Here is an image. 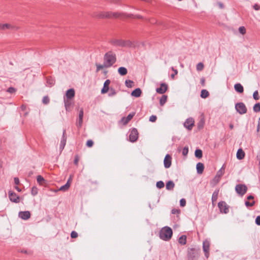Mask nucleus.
Here are the masks:
<instances>
[{
	"mask_svg": "<svg viewBox=\"0 0 260 260\" xmlns=\"http://www.w3.org/2000/svg\"><path fill=\"white\" fill-rule=\"evenodd\" d=\"M116 54L112 51L106 52L103 57V62L109 68L113 66L116 62Z\"/></svg>",
	"mask_w": 260,
	"mask_h": 260,
	"instance_id": "nucleus-1",
	"label": "nucleus"
},
{
	"mask_svg": "<svg viewBox=\"0 0 260 260\" xmlns=\"http://www.w3.org/2000/svg\"><path fill=\"white\" fill-rule=\"evenodd\" d=\"M132 16H133L131 14H126L123 13H119V12H101L100 13L98 17L100 18H118V17H126V18H131Z\"/></svg>",
	"mask_w": 260,
	"mask_h": 260,
	"instance_id": "nucleus-2",
	"label": "nucleus"
},
{
	"mask_svg": "<svg viewBox=\"0 0 260 260\" xmlns=\"http://www.w3.org/2000/svg\"><path fill=\"white\" fill-rule=\"evenodd\" d=\"M173 235V231L171 228L165 226L159 232V237L162 240L168 241L170 240Z\"/></svg>",
	"mask_w": 260,
	"mask_h": 260,
	"instance_id": "nucleus-3",
	"label": "nucleus"
},
{
	"mask_svg": "<svg viewBox=\"0 0 260 260\" xmlns=\"http://www.w3.org/2000/svg\"><path fill=\"white\" fill-rule=\"evenodd\" d=\"M200 256V249L198 247H189L187 250V260H198Z\"/></svg>",
	"mask_w": 260,
	"mask_h": 260,
	"instance_id": "nucleus-4",
	"label": "nucleus"
},
{
	"mask_svg": "<svg viewBox=\"0 0 260 260\" xmlns=\"http://www.w3.org/2000/svg\"><path fill=\"white\" fill-rule=\"evenodd\" d=\"M110 43L114 46L131 47L133 46L132 42L129 40L114 39L111 40Z\"/></svg>",
	"mask_w": 260,
	"mask_h": 260,
	"instance_id": "nucleus-5",
	"label": "nucleus"
},
{
	"mask_svg": "<svg viewBox=\"0 0 260 260\" xmlns=\"http://www.w3.org/2000/svg\"><path fill=\"white\" fill-rule=\"evenodd\" d=\"M129 141L134 143L137 141L138 139L139 133L137 128H133L129 130Z\"/></svg>",
	"mask_w": 260,
	"mask_h": 260,
	"instance_id": "nucleus-6",
	"label": "nucleus"
},
{
	"mask_svg": "<svg viewBox=\"0 0 260 260\" xmlns=\"http://www.w3.org/2000/svg\"><path fill=\"white\" fill-rule=\"evenodd\" d=\"M235 190L238 194L243 196L246 193L247 190V187L245 184H239L236 186Z\"/></svg>",
	"mask_w": 260,
	"mask_h": 260,
	"instance_id": "nucleus-7",
	"label": "nucleus"
},
{
	"mask_svg": "<svg viewBox=\"0 0 260 260\" xmlns=\"http://www.w3.org/2000/svg\"><path fill=\"white\" fill-rule=\"evenodd\" d=\"M235 109L237 112L240 114H244L247 112V108L242 102L238 103L235 105Z\"/></svg>",
	"mask_w": 260,
	"mask_h": 260,
	"instance_id": "nucleus-8",
	"label": "nucleus"
},
{
	"mask_svg": "<svg viewBox=\"0 0 260 260\" xmlns=\"http://www.w3.org/2000/svg\"><path fill=\"white\" fill-rule=\"evenodd\" d=\"M218 206L221 212L226 214L229 212V206L224 201L219 202Z\"/></svg>",
	"mask_w": 260,
	"mask_h": 260,
	"instance_id": "nucleus-9",
	"label": "nucleus"
},
{
	"mask_svg": "<svg viewBox=\"0 0 260 260\" xmlns=\"http://www.w3.org/2000/svg\"><path fill=\"white\" fill-rule=\"evenodd\" d=\"M10 200L13 203H18L20 202L19 197L14 191L10 190L8 192Z\"/></svg>",
	"mask_w": 260,
	"mask_h": 260,
	"instance_id": "nucleus-10",
	"label": "nucleus"
},
{
	"mask_svg": "<svg viewBox=\"0 0 260 260\" xmlns=\"http://www.w3.org/2000/svg\"><path fill=\"white\" fill-rule=\"evenodd\" d=\"M210 242L208 240H205L203 243V249L205 253V257L208 258L209 256Z\"/></svg>",
	"mask_w": 260,
	"mask_h": 260,
	"instance_id": "nucleus-11",
	"label": "nucleus"
},
{
	"mask_svg": "<svg viewBox=\"0 0 260 260\" xmlns=\"http://www.w3.org/2000/svg\"><path fill=\"white\" fill-rule=\"evenodd\" d=\"M194 121L192 118H187L184 123V126L187 129L191 130L194 125Z\"/></svg>",
	"mask_w": 260,
	"mask_h": 260,
	"instance_id": "nucleus-12",
	"label": "nucleus"
},
{
	"mask_svg": "<svg viewBox=\"0 0 260 260\" xmlns=\"http://www.w3.org/2000/svg\"><path fill=\"white\" fill-rule=\"evenodd\" d=\"M164 167L166 168H169L171 167L172 164V157L170 154H167L165 156V157L164 160Z\"/></svg>",
	"mask_w": 260,
	"mask_h": 260,
	"instance_id": "nucleus-13",
	"label": "nucleus"
},
{
	"mask_svg": "<svg viewBox=\"0 0 260 260\" xmlns=\"http://www.w3.org/2000/svg\"><path fill=\"white\" fill-rule=\"evenodd\" d=\"M168 85L165 83H162L160 84V86L159 88H157L156 91L159 94H164L168 90Z\"/></svg>",
	"mask_w": 260,
	"mask_h": 260,
	"instance_id": "nucleus-14",
	"label": "nucleus"
},
{
	"mask_svg": "<svg viewBox=\"0 0 260 260\" xmlns=\"http://www.w3.org/2000/svg\"><path fill=\"white\" fill-rule=\"evenodd\" d=\"M65 134L66 130L64 129L63 131L62 136L59 145V150L60 152L63 150L66 144L67 137L65 136Z\"/></svg>",
	"mask_w": 260,
	"mask_h": 260,
	"instance_id": "nucleus-15",
	"label": "nucleus"
},
{
	"mask_svg": "<svg viewBox=\"0 0 260 260\" xmlns=\"http://www.w3.org/2000/svg\"><path fill=\"white\" fill-rule=\"evenodd\" d=\"M19 217L23 220H27L30 217V212L28 211H20L19 212Z\"/></svg>",
	"mask_w": 260,
	"mask_h": 260,
	"instance_id": "nucleus-16",
	"label": "nucleus"
},
{
	"mask_svg": "<svg viewBox=\"0 0 260 260\" xmlns=\"http://www.w3.org/2000/svg\"><path fill=\"white\" fill-rule=\"evenodd\" d=\"M110 83V80L109 79L106 80L104 84V86L103 88L101 90V93L104 94L107 93L109 89L110 88H109V84Z\"/></svg>",
	"mask_w": 260,
	"mask_h": 260,
	"instance_id": "nucleus-17",
	"label": "nucleus"
},
{
	"mask_svg": "<svg viewBox=\"0 0 260 260\" xmlns=\"http://www.w3.org/2000/svg\"><path fill=\"white\" fill-rule=\"evenodd\" d=\"M135 113H129L126 117H122L121 121L122 122L124 125H126L128 122L133 118Z\"/></svg>",
	"mask_w": 260,
	"mask_h": 260,
	"instance_id": "nucleus-18",
	"label": "nucleus"
},
{
	"mask_svg": "<svg viewBox=\"0 0 260 260\" xmlns=\"http://www.w3.org/2000/svg\"><path fill=\"white\" fill-rule=\"evenodd\" d=\"M75 90L73 88H70L66 91V97L67 99L71 100L75 96Z\"/></svg>",
	"mask_w": 260,
	"mask_h": 260,
	"instance_id": "nucleus-19",
	"label": "nucleus"
},
{
	"mask_svg": "<svg viewBox=\"0 0 260 260\" xmlns=\"http://www.w3.org/2000/svg\"><path fill=\"white\" fill-rule=\"evenodd\" d=\"M141 89L140 88H137L132 92L131 95L136 98H139L141 96Z\"/></svg>",
	"mask_w": 260,
	"mask_h": 260,
	"instance_id": "nucleus-20",
	"label": "nucleus"
},
{
	"mask_svg": "<svg viewBox=\"0 0 260 260\" xmlns=\"http://www.w3.org/2000/svg\"><path fill=\"white\" fill-rule=\"evenodd\" d=\"M197 171L198 174H201L203 173L204 169V164L202 162H198L196 166Z\"/></svg>",
	"mask_w": 260,
	"mask_h": 260,
	"instance_id": "nucleus-21",
	"label": "nucleus"
},
{
	"mask_svg": "<svg viewBox=\"0 0 260 260\" xmlns=\"http://www.w3.org/2000/svg\"><path fill=\"white\" fill-rule=\"evenodd\" d=\"M235 90L239 93H242L244 91L243 86L240 83H236L234 85Z\"/></svg>",
	"mask_w": 260,
	"mask_h": 260,
	"instance_id": "nucleus-22",
	"label": "nucleus"
},
{
	"mask_svg": "<svg viewBox=\"0 0 260 260\" xmlns=\"http://www.w3.org/2000/svg\"><path fill=\"white\" fill-rule=\"evenodd\" d=\"M236 155H237V158L238 159H239V160L242 159L243 158H244V157L245 156V152L241 148H239L237 152Z\"/></svg>",
	"mask_w": 260,
	"mask_h": 260,
	"instance_id": "nucleus-23",
	"label": "nucleus"
},
{
	"mask_svg": "<svg viewBox=\"0 0 260 260\" xmlns=\"http://www.w3.org/2000/svg\"><path fill=\"white\" fill-rule=\"evenodd\" d=\"M205 124V119L203 116H202L199 121L197 123V127L198 129H201L204 127Z\"/></svg>",
	"mask_w": 260,
	"mask_h": 260,
	"instance_id": "nucleus-24",
	"label": "nucleus"
},
{
	"mask_svg": "<svg viewBox=\"0 0 260 260\" xmlns=\"http://www.w3.org/2000/svg\"><path fill=\"white\" fill-rule=\"evenodd\" d=\"M118 73L121 76H124L127 74V70L126 68L123 67H119L118 69Z\"/></svg>",
	"mask_w": 260,
	"mask_h": 260,
	"instance_id": "nucleus-25",
	"label": "nucleus"
},
{
	"mask_svg": "<svg viewBox=\"0 0 260 260\" xmlns=\"http://www.w3.org/2000/svg\"><path fill=\"white\" fill-rule=\"evenodd\" d=\"M175 186V184L174 182L172 180H170L168 181L166 183V189L167 190H173Z\"/></svg>",
	"mask_w": 260,
	"mask_h": 260,
	"instance_id": "nucleus-26",
	"label": "nucleus"
},
{
	"mask_svg": "<svg viewBox=\"0 0 260 260\" xmlns=\"http://www.w3.org/2000/svg\"><path fill=\"white\" fill-rule=\"evenodd\" d=\"M186 236L182 235L180 236L178 239V242L180 244L182 245H184L186 243Z\"/></svg>",
	"mask_w": 260,
	"mask_h": 260,
	"instance_id": "nucleus-27",
	"label": "nucleus"
},
{
	"mask_svg": "<svg viewBox=\"0 0 260 260\" xmlns=\"http://www.w3.org/2000/svg\"><path fill=\"white\" fill-rule=\"evenodd\" d=\"M55 81L54 79L52 77H48L47 78V83L50 87H51L53 85H54L55 84Z\"/></svg>",
	"mask_w": 260,
	"mask_h": 260,
	"instance_id": "nucleus-28",
	"label": "nucleus"
},
{
	"mask_svg": "<svg viewBox=\"0 0 260 260\" xmlns=\"http://www.w3.org/2000/svg\"><path fill=\"white\" fill-rule=\"evenodd\" d=\"M64 106H65V108H66V109L67 111H69L70 110V107L71 106V105H72V103H71V101L70 100H68V99H64Z\"/></svg>",
	"mask_w": 260,
	"mask_h": 260,
	"instance_id": "nucleus-29",
	"label": "nucleus"
},
{
	"mask_svg": "<svg viewBox=\"0 0 260 260\" xmlns=\"http://www.w3.org/2000/svg\"><path fill=\"white\" fill-rule=\"evenodd\" d=\"M219 193V189H216L213 193L212 196V203H214L216 201L218 195Z\"/></svg>",
	"mask_w": 260,
	"mask_h": 260,
	"instance_id": "nucleus-30",
	"label": "nucleus"
},
{
	"mask_svg": "<svg viewBox=\"0 0 260 260\" xmlns=\"http://www.w3.org/2000/svg\"><path fill=\"white\" fill-rule=\"evenodd\" d=\"M224 166H223L220 170H219L217 172V174L216 175V178H221V177L224 174Z\"/></svg>",
	"mask_w": 260,
	"mask_h": 260,
	"instance_id": "nucleus-31",
	"label": "nucleus"
},
{
	"mask_svg": "<svg viewBox=\"0 0 260 260\" xmlns=\"http://www.w3.org/2000/svg\"><path fill=\"white\" fill-rule=\"evenodd\" d=\"M95 66L96 67V72H99L101 70L103 69V68H108L104 62L103 64L96 63Z\"/></svg>",
	"mask_w": 260,
	"mask_h": 260,
	"instance_id": "nucleus-32",
	"label": "nucleus"
},
{
	"mask_svg": "<svg viewBox=\"0 0 260 260\" xmlns=\"http://www.w3.org/2000/svg\"><path fill=\"white\" fill-rule=\"evenodd\" d=\"M194 155L197 158H202L203 156V152H202V150L199 149H196L195 151Z\"/></svg>",
	"mask_w": 260,
	"mask_h": 260,
	"instance_id": "nucleus-33",
	"label": "nucleus"
},
{
	"mask_svg": "<svg viewBox=\"0 0 260 260\" xmlns=\"http://www.w3.org/2000/svg\"><path fill=\"white\" fill-rule=\"evenodd\" d=\"M209 95V92L206 89H203L201 92V96L203 99L207 98Z\"/></svg>",
	"mask_w": 260,
	"mask_h": 260,
	"instance_id": "nucleus-34",
	"label": "nucleus"
},
{
	"mask_svg": "<svg viewBox=\"0 0 260 260\" xmlns=\"http://www.w3.org/2000/svg\"><path fill=\"white\" fill-rule=\"evenodd\" d=\"M168 96L166 95H162L161 98L160 99L159 104L161 106L164 105V104L166 103L167 100Z\"/></svg>",
	"mask_w": 260,
	"mask_h": 260,
	"instance_id": "nucleus-35",
	"label": "nucleus"
},
{
	"mask_svg": "<svg viewBox=\"0 0 260 260\" xmlns=\"http://www.w3.org/2000/svg\"><path fill=\"white\" fill-rule=\"evenodd\" d=\"M134 82L131 80H126L125 81V86L128 88H131L134 85Z\"/></svg>",
	"mask_w": 260,
	"mask_h": 260,
	"instance_id": "nucleus-36",
	"label": "nucleus"
},
{
	"mask_svg": "<svg viewBox=\"0 0 260 260\" xmlns=\"http://www.w3.org/2000/svg\"><path fill=\"white\" fill-rule=\"evenodd\" d=\"M70 186V185L69 184V183H66V184H64V185L61 186L59 188V190L65 191H67V190H68L69 189Z\"/></svg>",
	"mask_w": 260,
	"mask_h": 260,
	"instance_id": "nucleus-37",
	"label": "nucleus"
},
{
	"mask_svg": "<svg viewBox=\"0 0 260 260\" xmlns=\"http://www.w3.org/2000/svg\"><path fill=\"white\" fill-rule=\"evenodd\" d=\"M253 111L255 112H258L260 111V103H257L255 104L253 106Z\"/></svg>",
	"mask_w": 260,
	"mask_h": 260,
	"instance_id": "nucleus-38",
	"label": "nucleus"
},
{
	"mask_svg": "<svg viewBox=\"0 0 260 260\" xmlns=\"http://www.w3.org/2000/svg\"><path fill=\"white\" fill-rule=\"evenodd\" d=\"M38 189L36 186H33L31 188V193L33 196H35L38 194Z\"/></svg>",
	"mask_w": 260,
	"mask_h": 260,
	"instance_id": "nucleus-39",
	"label": "nucleus"
},
{
	"mask_svg": "<svg viewBox=\"0 0 260 260\" xmlns=\"http://www.w3.org/2000/svg\"><path fill=\"white\" fill-rule=\"evenodd\" d=\"M204 67V64L202 62H199L196 66L197 70L198 71H201L203 70Z\"/></svg>",
	"mask_w": 260,
	"mask_h": 260,
	"instance_id": "nucleus-40",
	"label": "nucleus"
},
{
	"mask_svg": "<svg viewBox=\"0 0 260 260\" xmlns=\"http://www.w3.org/2000/svg\"><path fill=\"white\" fill-rule=\"evenodd\" d=\"M109 92L108 93V95L109 96H113L114 95H115L116 94V90L113 88H110L109 89Z\"/></svg>",
	"mask_w": 260,
	"mask_h": 260,
	"instance_id": "nucleus-41",
	"label": "nucleus"
},
{
	"mask_svg": "<svg viewBox=\"0 0 260 260\" xmlns=\"http://www.w3.org/2000/svg\"><path fill=\"white\" fill-rule=\"evenodd\" d=\"M156 186L158 188L160 189L165 186V184L163 181H159L156 182Z\"/></svg>",
	"mask_w": 260,
	"mask_h": 260,
	"instance_id": "nucleus-42",
	"label": "nucleus"
},
{
	"mask_svg": "<svg viewBox=\"0 0 260 260\" xmlns=\"http://www.w3.org/2000/svg\"><path fill=\"white\" fill-rule=\"evenodd\" d=\"M14 27L9 24H3V30L6 29H13Z\"/></svg>",
	"mask_w": 260,
	"mask_h": 260,
	"instance_id": "nucleus-43",
	"label": "nucleus"
},
{
	"mask_svg": "<svg viewBox=\"0 0 260 260\" xmlns=\"http://www.w3.org/2000/svg\"><path fill=\"white\" fill-rule=\"evenodd\" d=\"M37 182L40 184H42L43 182H44L45 181V179H44V178L41 176V175H38L37 176Z\"/></svg>",
	"mask_w": 260,
	"mask_h": 260,
	"instance_id": "nucleus-44",
	"label": "nucleus"
},
{
	"mask_svg": "<svg viewBox=\"0 0 260 260\" xmlns=\"http://www.w3.org/2000/svg\"><path fill=\"white\" fill-rule=\"evenodd\" d=\"M79 159H80V157L78 155V154H76L75 155V158H74V164L76 166H78V162H79Z\"/></svg>",
	"mask_w": 260,
	"mask_h": 260,
	"instance_id": "nucleus-45",
	"label": "nucleus"
},
{
	"mask_svg": "<svg viewBox=\"0 0 260 260\" xmlns=\"http://www.w3.org/2000/svg\"><path fill=\"white\" fill-rule=\"evenodd\" d=\"M188 147L187 146L184 147L182 149V154L184 156H186L188 154Z\"/></svg>",
	"mask_w": 260,
	"mask_h": 260,
	"instance_id": "nucleus-46",
	"label": "nucleus"
},
{
	"mask_svg": "<svg viewBox=\"0 0 260 260\" xmlns=\"http://www.w3.org/2000/svg\"><path fill=\"white\" fill-rule=\"evenodd\" d=\"M253 98L255 100H258L259 99L257 90H255L253 93Z\"/></svg>",
	"mask_w": 260,
	"mask_h": 260,
	"instance_id": "nucleus-47",
	"label": "nucleus"
},
{
	"mask_svg": "<svg viewBox=\"0 0 260 260\" xmlns=\"http://www.w3.org/2000/svg\"><path fill=\"white\" fill-rule=\"evenodd\" d=\"M50 100L48 96H45L43 97L42 102L44 104H48L49 103Z\"/></svg>",
	"mask_w": 260,
	"mask_h": 260,
	"instance_id": "nucleus-48",
	"label": "nucleus"
},
{
	"mask_svg": "<svg viewBox=\"0 0 260 260\" xmlns=\"http://www.w3.org/2000/svg\"><path fill=\"white\" fill-rule=\"evenodd\" d=\"M239 31L242 35H244L246 33V29L244 26H240L239 28Z\"/></svg>",
	"mask_w": 260,
	"mask_h": 260,
	"instance_id": "nucleus-49",
	"label": "nucleus"
},
{
	"mask_svg": "<svg viewBox=\"0 0 260 260\" xmlns=\"http://www.w3.org/2000/svg\"><path fill=\"white\" fill-rule=\"evenodd\" d=\"M254 204H255V202L254 201H253L251 202H250L249 201H246L245 203L246 206L247 207H252L254 205Z\"/></svg>",
	"mask_w": 260,
	"mask_h": 260,
	"instance_id": "nucleus-50",
	"label": "nucleus"
},
{
	"mask_svg": "<svg viewBox=\"0 0 260 260\" xmlns=\"http://www.w3.org/2000/svg\"><path fill=\"white\" fill-rule=\"evenodd\" d=\"M82 123H83V118H78V123H77V126L79 127V128H80L81 126H82Z\"/></svg>",
	"mask_w": 260,
	"mask_h": 260,
	"instance_id": "nucleus-51",
	"label": "nucleus"
},
{
	"mask_svg": "<svg viewBox=\"0 0 260 260\" xmlns=\"http://www.w3.org/2000/svg\"><path fill=\"white\" fill-rule=\"evenodd\" d=\"M93 145V142L91 140H88L86 142V146L88 147H91Z\"/></svg>",
	"mask_w": 260,
	"mask_h": 260,
	"instance_id": "nucleus-52",
	"label": "nucleus"
},
{
	"mask_svg": "<svg viewBox=\"0 0 260 260\" xmlns=\"http://www.w3.org/2000/svg\"><path fill=\"white\" fill-rule=\"evenodd\" d=\"M157 119V117L155 115H151L149 118V121L152 122H155Z\"/></svg>",
	"mask_w": 260,
	"mask_h": 260,
	"instance_id": "nucleus-53",
	"label": "nucleus"
},
{
	"mask_svg": "<svg viewBox=\"0 0 260 260\" xmlns=\"http://www.w3.org/2000/svg\"><path fill=\"white\" fill-rule=\"evenodd\" d=\"M186 205V200L184 199H181L180 200V205L181 207H184Z\"/></svg>",
	"mask_w": 260,
	"mask_h": 260,
	"instance_id": "nucleus-54",
	"label": "nucleus"
},
{
	"mask_svg": "<svg viewBox=\"0 0 260 260\" xmlns=\"http://www.w3.org/2000/svg\"><path fill=\"white\" fill-rule=\"evenodd\" d=\"M15 91H16V89L12 87H10L8 88L7 89V92L11 93H13L15 92Z\"/></svg>",
	"mask_w": 260,
	"mask_h": 260,
	"instance_id": "nucleus-55",
	"label": "nucleus"
},
{
	"mask_svg": "<svg viewBox=\"0 0 260 260\" xmlns=\"http://www.w3.org/2000/svg\"><path fill=\"white\" fill-rule=\"evenodd\" d=\"M171 213L173 214H179V213H180V210L179 209H178L174 208V209H173L172 210Z\"/></svg>",
	"mask_w": 260,
	"mask_h": 260,
	"instance_id": "nucleus-56",
	"label": "nucleus"
},
{
	"mask_svg": "<svg viewBox=\"0 0 260 260\" xmlns=\"http://www.w3.org/2000/svg\"><path fill=\"white\" fill-rule=\"evenodd\" d=\"M72 238H76L78 237V233L75 231H72L71 234Z\"/></svg>",
	"mask_w": 260,
	"mask_h": 260,
	"instance_id": "nucleus-57",
	"label": "nucleus"
},
{
	"mask_svg": "<svg viewBox=\"0 0 260 260\" xmlns=\"http://www.w3.org/2000/svg\"><path fill=\"white\" fill-rule=\"evenodd\" d=\"M172 70L174 71V73L171 75V77L172 79H174L175 75L178 74V71L173 67H172Z\"/></svg>",
	"mask_w": 260,
	"mask_h": 260,
	"instance_id": "nucleus-58",
	"label": "nucleus"
},
{
	"mask_svg": "<svg viewBox=\"0 0 260 260\" xmlns=\"http://www.w3.org/2000/svg\"><path fill=\"white\" fill-rule=\"evenodd\" d=\"M255 223L258 225H260V215L259 216H257L256 217V219H255Z\"/></svg>",
	"mask_w": 260,
	"mask_h": 260,
	"instance_id": "nucleus-59",
	"label": "nucleus"
},
{
	"mask_svg": "<svg viewBox=\"0 0 260 260\" xmlns=\"http://www.w3.org/2000/svg\"><path fill=\"white\" fill-rule=\"evenodd\" d=\"M83 115H84V112H83V109L82 108H81L80 111H79V118H83Z\"/></svg>",
	"mask_w": 260,
	"mask_h": 260,
	"instance_id": "nucleus-60",
	"label": "nucleus"
},
{
	"mask_svg": "<svg viewBox=\"0 0 260 260\" xmlns=\"http://www.w3.org/2000/svg\"><path fill=\"white\" fill-rule=\"evenodd\" d=\"M253 8L255 10H259L260 9V5L255 4L253 5Z\"/></svg>",
	"mask_w": 260,
	"mask_h": 260,
	"instance_id": "nucleus-61",
	"label": "nucleus"
},
{
	"mask_svg": "<svg viewBox=\"0 0 260 260\" xmlns=\"http://www.w3.org/2000/svg\"><path fill=\"white\" fill-rule=\"evenodd\" d=\"M14 183L16 185H18L19 184V179L18 177H15L14 178Z\"/></svg>",
	"mask_w": 260,
	"mask_h": 260,
	"instance_id": "nucleus-62",
	"label": "nucleus"
},
{
	"mask_svg": "<svg viewBox=\"0 0 260 260\" xmlns=\"http://www.w3.org/2000/svg\"><path fill=\"white\" fill-rule=\"evenodd\" d=\"M201 83L203 86H204L205 85V79L204 78H202L201 79Z\"/></svg>",
	"mask_w": 260,
	"mask_h": 260,
	"instance_id": "nucleus-63",
	"label": "nucleus"
},
{
	"mask_svg": "<svg viewBox=\"0 0 260 260\" xmlns=\"http://www.w3.org/2000/svg\"><path fill=\"white\" fill-rule=\"evenodd\" d=\"M72 181V176L70 175V177L68 179L67 183H69V184L70 185Z\"/></svg>",
	"mask_w": 260,
	"mask_h": 260,
	"instance_id": "nucleus-64",
	"label": "nucleus"
}]
</instances>
